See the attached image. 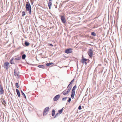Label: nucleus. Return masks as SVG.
I'll list each match as a JSON object with an SVG mask.
<instances>
[{"label":"nucleus","instance_id":"obj_11","mask_svg":"<svg viewBox=\"0 0 122 122\" xmlns=\"http://www.w3.org/2000/svg\"><path fill=\"white\" fill-rule=\"evenodd\" d=\"M1 102L2 104L3 105L5 106H6V103L5 102V100L3 99H1Z\"/></svg>","mask_w":122,"mask_h":122},{"label":"nucleus","instance_id":"obj_33","mask_svg":"<svg viewBox=\"0 0 122 122\" xmlns=\"http://www.w3.org/2000/svg\"><path fill=\"white\" fill-rule=\"evenodd\" d=\"M81 105L79 106L78 107V109L79 110H81Z\"/></svg>","mask_w":122,"mask_h":122},{"label":"nucleus","instance_id":"obj_10","mask_svg":"<svg viewBox=\"0 0 122 122\" xmlns=\"http://www.w3.org/2000/svg\"><path fill=\"white\" fill-rule=\"evenodd\" d=\"M75 93V90H72L71 91V97L72 99H73L74 98Z\"/></svg>","mask_w":122,"mask_h":122},{"label":"nucleus","instance_id":"obj_35","mask_svg":"<svg viewBox=\"0 0 122 122\" xmlns=\"http://www.w3.org/2000/svg\"><path fill=\"white\" fill-rule=\"evenodd\" d=\"M15 62H16V63H18V62H19L18 61H17V60H16V61H15Z\"/></svg>","mask_w":122,"mask_h":122},{"label":"nucleus","instance_id":"obj_29","mask_svg":"<svg viewBox=\"0 0 122 122\" xmlns=\"http://www.w3.org/2000/svg\"><path fill=\"white\" fill-rule=\"evenodd\" d=\"M76 85H75L74 86V87H73L72 88V90H75L76 89Z\"/></svg>","mask_w":122,"mask_h":122},{"label":"nucleus","instance_id":"obj_17","mask_svg":"<svg viewBox=\"0 0 122 122\" xmlns=\"http://www.w3.org/2000/svg\"><path fill=\"white\" fill-rule=\"evenodd\" d=\"M25 45L26 46H28L30 45V43L25 41Z\"/></svg>","mask_w":122,"mask_h":122},{"label":"nucleus","instance_id":"obj_37","mask_svg":"<svg viewBox=\"0 0 122 122\" xmlns=\"http://www.w3.org/2000/svg\"><path fill=\"white\" fill-rule=\"evenodd\" d=\"M19 72H17V74H19Z\"/></svg>","mask_w":122,"mask_h":122},{"label":"nucleus","instance_id":"obj_34","mask_svg":"<svg viewBox=\"0 0 122 122\" xmlns=\"http://www.w3.org/2000/svg\"><path fill=\"white\" fill-rule=\"evenodd\" d=\"M31 3L32 4L34 1V0H30Z\"/></svg>","mask_w":122,"mask_h":122},{"label":"nucleus","instance_id":"obj_13","mask_svg":"<svg viewBox=\"0 0 122 122\" xmlns=\"http://www.w3.org/2000/svg\"><path fill=\"white\" fill-rule=\"evenodd\" d=\"M74 79H73L71 81L70 84L67 87V88H71H71H72V86L71 85V84H72V83L74 81Z\"/></svg>","mask_w":122,"mask_h":122},{"label":"nucleus","instance_id":"obj_22","mask_svg":"<svg viewBox=\"0 0 122 122\" xmlns=\"http://www.w3.org/2000/svg\"><path fill=\"white\" fill-rule=\"evenodd\" d=\"M21 93H22V95L23 96H24V97L25 99H26V96L25 95V94L24 93V92H23L22 90H21Z\"/></svg>","mask_w":122,"mask_h":122},{"label":"nucleus","instance_id":"obj_2","mask_svg":"<svg viewBox=\"0 0 122 122\" xmlns=\"http://www.w3.org/2000/svg\"><path fill=\"white\" fill-rule=\"evenodd\" d=\"M10 63L8 62H6L4 63L3 67L6 70H8L9 68Z\"/></svg>","mask_w":122,"mask_h":122},{"label":"nucleus","instance_id":"obj_8","mask_svg":"<svg viewBox=\"0 0 122 122\" xmlns=\"http://www.w3.org/2000/svg\"><path fill=\"white\" fill-rule=\"evenodd\" d=\"M61 19L62 23L64 24L66 23V20L65 17L64 16H61Z\"/></svg>","mask_w":122,"mask_h":122},{"label":"nucleus","instance_id":"obj_19","mask_svg":"<svg viewBox=\"0 0 122 122\" xmlns=\"http://www.w3.org/2000/svg\"><path fill=\"white\" fill-rule=\"evenodd\" d=\"M21 59V57L20 56H18L16 57L15 58V60L17 61H18L19 60H20Z\"/></svg>","mask_w":122,"mask_h":122},{"label":"nucleus","instance_id":"obj_24","mask_svg":"<svg viewBox=\"0 0 122 122\" xmlns=\"http://www.w3.org/2000/svg\"><path fill=\"white\" fill-rule=\"evenodd\" d=\"M63 108V107L62 109L58 111V112L59 113L61 114L62 112Z\"/></svg>","mask_w":122,"mask_h":122},{"label":"nucleus","instance_id":"obj_12","mask_svg":"<svg viewBox=\"0 0 122 122\" xmlns=\"http://www.w3.org/2000/svg\"><path fill=\"white\" fill-rule=\"evenodd\" d=\"M52 0H50L49 1L48 3V5L49 8L50 9L51 7V5H52Z\"/></svg>","mask_w":122,"mask_h":122},{"label":"nucleus","instance_id":"obj_27","mask_svg":"<svg viewBox=\"0 0 122 122\" xmlns=\"http://www.w3.org/2000/svg\"><path fill=\"white\" fill-rule=\"evenodd\" d=\"M91 35L93 36H96V34L95 32H93L91 33Z\"/></svg>","mask_w":122,"mask_h":122},{"label":"nucleus","instance_id":"obj_31","mask_svg":"<svg viewBox=\"0 0 122 122\" xmlns=\"http://www.w3.org/2000/svg\"><path fill=\"white\" fill-rule=\"evenodd\" d=\"M60 114H59V113L58 112L57 114H56L55 115V117H54V118H55L56 117L58 116V115H59Z\"/></svg>","mask_w":122,"mask_h":122},{"label":"nucleus","instance_id":"obj_5","mask_svg":"<svg viewBox=\"0 0 122 122\" xmlns=\"http://www.w3.org/2000/svg\"><path fill=\"white\" fill-rule=\"evenodd\" d=\"M93 53V51L92 49H90L89 50L88 52V54L90 57L91 58H92V57Z\"/></svg>","mask_w":122,"mask_h":122},{"label":"nucleus","instance_id":"obj_9","mask_svg":"<svg viewBox=\"0 0 122 122\" xmlns=\"http://www.w3.org/2000/svg\"><path fill=\"white\" fill-rule=\"evenodd\" d=\"M4 90L3 87L0 84V93L1 94H4Z\"/></svg>","mask_w":122,"mask_h":122},{"label":"nucleus","instance_id":"obj_4","mask_svg":"<svg viewBox=\"0 0 122 122\" xmlns=\"http://www.w3.org/2000/svg\"><path fill=\"white\" fill-rule=\"evenodd\" d=\"M49 107H46L44 111L43 115L44 116H46L47 113V112L49 111Z\"/></svg>","mask_w":122,"mask_h":122},{"label":"nucleus","instance_id":"obj_18","mask_svg":"<svg viewBox=\"0 0 122 122\" xmlns=\"http://www.w3.org/2000/svg\"><path fill=\"white\" fill-rule=\"evenodd\" d=\"M38 66L40 68H45V66L44 65H39Z\"/></svg>","mask_w":122,"mask_h":122},{"label":"nucleus","instance_id":"obj_3","mask_svg":"<svg viewBox=\"0 0 122 122\" xmlns=\"http://www.w3.org/2000/svg\"><path fill=\"white\" fill-rule=\"evenodd\" d=\"M67 88L68 89H67V91H66V90L62 92V94L65 96L68 93L70 92L71 89V88Z\"/></svg>","mask_w":122,"mask_h":122},{"label":"nucleus","instance_id":"obj_23","mask_svg":"<svg viewBox=\"0 0 122 122\" xmlns=\"http://www.w3.org/2000/svg\"><path fill=\"white\" fill-rule=\"evenodd\" d=\"M26 57V55L25 54H23L22 56V58L23 59H24Z\"/></svg>","mask_w":122,"mask_h":122},{"label":"nucleus","instance_id":"obj_30","mask_svg":"<svg viewBox=\"0 0 122 122\" xmlns=\"http://www.w3.org/2000/svg\"><path fill=\"white\" fill-rule=\"evenodd\" d=\"M25 14V11H23L22 12V16H23Z\"/></svg>","mask_w":122,"mask_h":122},{"label":"nucleus","instance_id":"obj_7","mask_svg":"<svg viewBox=\"0 0 122 122\" xmlns=\"http://www.w3.org/2000/svg\"><path fill=\"white\" fill-rule=\"evenodd\" d=\"M72 52V49L70 48L67 49L65 51V52L67 54L71 53Z\"/></svg>","mask_w":122,"mask_h":122},{"label":"nucleus","instance_id":"obj_6","mask_svg":"<svg viewBox=\"0 0 122 122\" xmlns=\"http://www.w3.org/2000/svg\"><path fill=\"white\" fill-rule=\"evenodd\" d=\"M60 95L58 94L56 95L53 98V100L54 101H56L58 100L59 98H60Z\"/></svg>","mask_w":122,"mask_h":122},{"label":"nucleus","instance_id":"obj_15","mask_svg":"<svg viewBox=\"0 0 122 122\" xmlns=\"http://www.w3.org/2000/svg\"><path fill=\"white\" fill-rule=\"evenodd\" d=\"M87 61V59H86L85 58H83V59L82 60V63H84L86 65L87 64L86 62V61Z\"/></svg>","mask_w":122,"mask_h":122},{"label":"nucleus","instance_id":"obj_36","mask_svg":"<svg viewBox=\"0 0 122 122\" xmlns=\"http://www.w3.org/2000/svg\"><path fill=\"white\" fill-rule=\"evenodd\" d=\"M50 46H53L51 44H50Z\"/></svg>","mask_w":122,"mask_h":122},{"label":"nucleus","instance_id":"obj_20","mask_svg":"<svg viewBox=\"0 0 122 122\" xmlns=\"http://www.w3.org/2000/svg\"><path fill=\"white\" fill-rule=\"evenodd\" d=\"M14 60V58L13 57L12 59H11L10 60V63L11 64H14L15 63L13 62V60Z\"/></svg>","mask_w":122,"mask_h":122},{"label":"nucleus","instance_id":"obj_32","mask_svg":"<svg viewBox=\"0 0 122 122\" xmlns=\"http://www.w3.org/2000/svg\"><path fill=\"white\" fill-rule=\"evenodd\" d=\"M71 101V98L70 97L68 100V101L69 103H70Z\"/></svg>","mask_w":122,"mask_h":122},{"label":"nucleus","instance_id":"obj_16","mask_svg":"<svg viewBox=\"0 0 122 122\" xmlns=\"http://www.w3.org/2000/svg\"><path fill=\"white\" fill-rule=\"evenodd\" d=\"M16 92H17V95L18 96V97H20V91H19V90L17 89H16Z\"/></svg>","mask_w":122,"mask_h":122},{"label":"nucleus","instance_id":"obj_1","mask_svg":"<svg viewBox=\"0 0 122 122\" xmlns=\"http://www.w3.org/2000/svg\"><path fill=\"white\" fill-rule=\"evenodd\" d=\"M26 10L27 11H29V14H31V9L30 5L29 2H26Z\"/></svg>","mask_w":122,"mask_h":122},{"label":"nucleus","instance_id":"obj_14","mask_svg":"<svg viewBox=\"0 0 122 122\" xmlns=\"http://www.w3.org/2000/svg\"><path fill=\"white\" fill-rule=\"evenodd\" d=\"M17 70L16 69H15L14 70V75L15 76H19L18 74H17Z\"/></svg>","mask_w":122,"mask_h":122},{"label":"nucleus","instance_id":"obj_26","mask_svg":"<svg viewBox=\"0 0 122 122\" xmlns=\"http://www.w3.org/2000/svg\"><path fill=\"white\" fill-rule=\"evenodd\" d=\"M53 63H47L46 64V65L47 66H50L52 64H53Z\"/></svg>","mask_w":122,"mask_h":122},{"label":"nucleus","instance_id":"obj_28","mask_svg":"<svg viewBox=\"0 0 122 122\" xmlns=\"http://www.w3.org/2000/svg\"><path fill=\"white\" fill-rule=\"evenodd\" d=\"M15 85L16 86V87L17 88H18L19 87V86L18 85V83H16L15 84Z\"/></svg>","mask_w":122,"mask_h":122},{"label":"nucleus","instance_id":"obj_25","mask_svg":"<svg viewBox=\"0 0 122 122\" xmlns=\"http://www.w3.org/2000/svg\"><path fill=\"white\" fill-rule=\"evenodd\" d=\"M67 98L68 97H66L65 98H63L62 99V101H66Z\"/></svg>","mask_w":122,"mask_h":122},{"label":"nucleus","instance_id":"obj_21","mask_svg":"<svg viewBox=\"0 0 122 122\" xmlns=\"http://www.w3.org/2000/svg\"><path fill=\"white\" fill-rule=\"evenodd\" d=\"M55 113V110L54 109H53L52 111V116H54Z\"/></svg>","mask_w":122,"mask_h":122}]
</instances>
